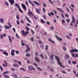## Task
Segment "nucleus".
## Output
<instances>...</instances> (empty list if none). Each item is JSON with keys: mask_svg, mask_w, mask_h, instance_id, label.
Wrapping results in <instances>:
<instances>
[{"mask_svg": "<svg viewBox=\"0 0 78 78\" xmlns=\"http://www.w3.org/2000/svg\"><path fill=\"white\" fill-rule=\"evenodd\" d=\"M27 20L28 22H29V23H31V21L30 20V19H29V18H28Z\"/></svg>", "mask_w": 78, "mask_h": 78, "instance_id": "44", "label": "nucleus"}, {"mask_svg": "<svg viewBox=\"0 0 78 78\" xmlns=\"http://www.w3.org/2000/svg\"><path fill=\"white\" fill-rule=\"evenodd\" d=\"M50 70V71H51V72H53V69H52V68H50L49 69Z\"/></svg>", "mask_w": 78, "mask_h": 78, "instance_id": "56", "label": "nucleus"}, {"mask_svg": "<svg viewBox=\"0 0 78 78\" xmlns=\"http://www.w3.org/2000/svg\"><path fill=\"white\" fill-rule=\"evenodd\" d=\"M13 66L15 67H19V65L16 63L14 64Z\"/></svg>", "mask_w": 78, "mask_h": 78, "instance_id": "17", "label": "nucleus"}, {"mask_svg": "<svg viewBox=\"0 0 78 78\" xmlns=\"http://www.w3.org/2000/svg\"><path fill=\"white\" fill-rule=\"evenodd\" d=\"M66 21L68 23H70V19H68V20H66Z\"/></svg>", "mask_w": 78, "mask_h": 78, "instance_id": "41", "label": "nucleus"}, {"mask_svg": "<svg viewBox=\"0 0 78 78\" xmlns=\"http://www.w3.org/2000/svg\"><path fill=\"white\" fill-rule=\"evenodd\" d=\"M37 69H38V70H40L41 71H42V69H41V68L37 66Z\"/></svg>", "mask_w": 78, "mask_h": 78, "instance_id": "29", "label": "nucleus"}, {"mask_svg": "<svg viewBox=\"0 0 78 78\" xmlns=\"http://www.w3.org/2000/svg\"><path fill=\"white\" fill-rule=\"evenodd\" d=\"M21 6L23 7L24 11H26V10H27V7H26V6H25V5L23 4H22L21 5Z\"/></svg>", "mask_w": 78, "mask_h": 78, "instance_id": "6", "label": "nucleus"}, {"mask_svg": "<svg viewBox=\"0 0 78 78\" xmlns=\"http://www.w3.org/2000/svg\"><path fill=\"white\" fill-rule=\"evenodd\" d=\"M51 15H52V16H54V13H53V12H51V13H48V15L49 16H51Z\"/></svg>", "mask_w": 78, "mask_h": 78, "instance_id": "14", "label": "nucleus"}, {"mask_svg": "<svg viewBox=\"0 0 78 78\" xmlns=\"http://www.w3.org/2000/svg\"><path fill=\"white\" fill-rule=\"evenodd\" d=\"M55 56L54 55L51 54V56L50 57V58L52 60H53V56Z\"/></svg>", "mask_w": 78, "mask_h": 78, "instance_id": "21", "label": "nucleus"}, {"mask_svg": "<svg viewBox=\"0 0 78 78\" xmlns=\"http://www.w3.org/2000/svg\"><path fill=\"white\" fill-rule=\"evenodd\" d=\"M13 62H14L17 63L18 62H19V61H18V60H13Z\"/></svg>", "mask_w": 78, "mask_h": 78, "instance_id": "33", "label": "nucleus"}, {"mask_svg": "<svg viewBox=\"0 0 78 78\" xmlns=\"http://www.w3.org/2000/svg\"><path fill=\"white\" fill-rule=\"evenodd\" d=\"M16 36H17V37H18V38H19V39H20V37H19V35H18V34H17V33L16 34Z\"/></svg>", "mask_w": 78, "mask_h": 78, "instance_id": "47", "label": "nucleus"}, {"mask_svg": "<svg viewBox=\"0 0 78 78\" xmlns=\"http://www.w3.org/2000/svg\"><path fill=\"white\" fill-rule=\"evenodd\" d=\"M34 3H35V4H36V5H37L38 6H39V5H40V4H39V3H38L36 1H34Z\"/></svg>", "mask_w": 78, "mask_h": 78, "instance_id": "16", "label": "nucleus"}, {"mask_svg": "<svg viewBox=\"0 0 78 78\" xmlns=\"http://www.w3.org/2000/svg\"><path fill=\"white\" fill-rule=\"evenodd\" d=\"M35 9L36 10V12H37L38 14H40V11H39V9H38L36 8Z\"/></svg>", "mask_w": 78, "mask_h": 78, "instance_id": "20", "label": "nucleus"}, {"mask_svg": "<svg viewBox=\"0 0 78 78\" xmlns=\"http://www.w3.org/2000/svg\"><path fill=\"white\" fill-rule=\"evenodd\" d=\"M9 73V71H5L2 74L3 75H5V74H6V73Z\"/></svg>", "mask_w": 78, "mask_h": 78, "instance_id": "27", "label": "nucleus"}, {"mask_svg": "<svg viewBox=\"0 0 78 78\" xmlns=\"http://www.w3.org/2000/svg\"><path fill=\"white\" fill-rule=\"evenodd\" d=\"M25 45L27 48V49H30V47H29V46H28V44H25Z\"/></svg>", "mask_w": 78, "mask_h": 78, "instance_id": "28", "label": "nucleus"}, {"mask_svg": "<svg viewBox=\"0 0 78 78\" xmlns=\"http://www.w3.org/2000/svg\"><path fill=\"white\" fill-rule=\"evenodd\" d=\"M3 54L5 55H6V56H8V54L5 51H4L3 52Z\"/></svg>", "mask_w": 78, "mask_h": 78, "instance_id": "15", "label": "nucleus"}, {"mask_svg": "<svg viewBox=\"0 0 78 78\" xmlns=\"http://www.w3.org/2000/svg\"><path fill=\"white\" fill-rule=\"evenodd\" d=\"M63 5H62V7H64L65 6H66V4L65 3H63Z\"/></svg>", "mask_w": 78, "mask_h": 78, "instance_id": "48", "label": "nucleus"}, {"mask_svg": "<svg viewBox=\"0 0 78 78\" xmlns=\"http://www.w3.org/2000/svg\"><path fill=\"white\" fill-rule=\"evenodd\" d=\"M26 56H27V57H30V54L28 53L26 54Z\"/></svg>", "mask_w": 78, "mask_h": 78, "instance_id": "31", "label": "nucleus"}, {"mask_svg": "<svg viewBox=\"0 0 78 78\" xmlns=\"http://www.w3.org/2000/svg\"><path fill=\"white\" fill-rule=\"evenodd\" d=\"M13 77L15 78H17V76L16 74H14L13 76Z\"/></svg>", "mask_w": 78, "mask_h": 78, "instance_id": "30", "label": "nucleus"}, {"mask_svg": "<svg viewBox=\"0 0 78 78\" xmlns=\"http://www.w3.org/2000/svg\"><path fill=\"white\" fill-rule=\"evenodd\" d=\"M8 24L9 26L6 25H5L4 26V27L5 29H7V30H9L10 28V22H8Z\"/></svg>", "mask_w": 78, "mask_h": 78, "instance_id": "4", "label": "nucleus"}, {"mask_svg": "<svg viewBox=\"0 0 78 78\" xmlns=\"http://www.w3.org/2000/svg\"><path fill=\"white\" fill-rule=\"evenodd\" d=\"M15 54L14 53V50H13L11 51V55L12 56H14Z\"/></svg>", "mask_w": 78, "mask_h": 78, "instance_id": "12", "label": "nucleus"}, {"mask_svg": "<svg viewBox=\"0 0 78 78\" xmlns=\"http://www.w3.org/2000/svg\"><path fill=\"white\" fill-rule=\"evenodd\" d=\"M19 11L20 12H21V13H23V11H22V9L20 8V7L18 8Z\"/></svg>", "mask_w": 78, "mask_h": 78, "instance_id": "24", "label": "nucleus"}, {"mask_svg": "<svg viewBox=\"0 0 78 78\" xmlns=\"http://www.w3.org/2000/svg\"><path fill=\"white\" fill-rule=\"evenodd\" d=\"M48 40L49 41V42H51L52 43H53V44H54L55 41H53L51 39V38H49Z\"/></svg>", "mask_w": 78, "mask_h": 78, "instance_id": "19", "label": "nucleus"}, {"mask_svg": "<svg viewBox=\"0 0 78 78\" xmlns=\"http://www.w3.org/2000/svg\"><path fill=\"white\" fill-rule=\"evenodd\" d=\"M43 17L45 20H46V16L44 15L43 16Z\"/></svg>", "mask_w": 78, "mask_h": 78, "instance_id": "51", "label": "nucleus"}, {"mask_svg": "<svg viewBox=\"0 0 78 78\" xmlns=\"http://www.w3.org/2000/svg\"><path fill=\"white\" fill-rule=\"evenodd\" d=\"M0 22L2 23H4V20H3V18H0Z\"/></svg>", "mask_w": 78, "mask_h": 78, "instance_id": "13", "label": "nucleus"}, {"mask_svg": "<svg viewBox=\"0 0 78 78\" xmlns=\"http://www.w3.org/2000/svg\"><path fill=\"white\" fill-rule=\"evenodd\" d=\"M25 4L26 5H27V6H28L29 4H28V2L26 1L25 2Z\"/></svg>", "mask_w": 78, "mask_h": 78, "instance_id": "34", "label": "nucleus"}, {"mask_svg": "<svg viewBox=\"0 0 78 78\" xmlns=\"http://www.w3.org/2000/svg\"><path fill=\"white\" fill-rule=\"evenodd\" d=\"M57 9L58 11H60V12H62V13H64V12L63 10H62L60 8H57Z\"/></svg>", "mask_w": 78, "mask_h": 78, "instance_id": "8", "label": "nucleus"}, {"mask_svg": "<svg viewBox=\"0 0 78 78\" xmlns=\"http://www.w3.org/2000/svg\"><path fill=\"white\" fill-rule=\"evenodd\" d=\"M28 69L30 70H36L35 68L31 65L28 66Z\"/></svg>", "mask_w": 78, "mask_h": 78, "instance_id": "3", "label": "nucleus"}, {"mask_svg": "<svg viewBox=\"0 0 78 78\" xmlns=\"http://www.w3.org/2000/svg\"><path fill=\"white\" fill-rule=\"evenodd\" d=\"M22 35L24 36H26L27 35V34H29V31H26V32H25V31L22 30Z\"/></svg>", "mask_w": 78, "mask_h": 78, "instance_id": "2", "label": "nucleus"}, {"mask_svg": "<svg viewBox=\"0 0 78 78\" xmlns=\"http://www.w3.org/2000/svg\"><path fill=\"white\" fill-rule=\"evenodd\" d=\"M31 41H32V42H33L34 41V39H33V37H32V38L31 39Z\"/></svg>", "mask_w": 78, "mask_h": 78, "instance_id": "49", "label": "nucleus"}, {"mask_svg": "<svg viewBox=\"0 0 78 78\" xmlns=\"http://www.w3.org/2000/svg\"><path fill=\"white\" fill-rule=\"evenodd\" d=\"M18 62L20 66L22 65V62Z\"/></svg>", "mask_w": 78, "mask_h": 78, "instance_id": "46", "label": "nucleus"}, {"mask_svg": "<svg viewBox=\"0 0 78 78\" xmlns=\"http://www.w3.org/2000/svg\"><path fill=\"white\" fill-rule=\"evenodd\" d=\"M71 55L73 57H74V58H75V54H74L72 53Z\"/></svg>", "mask_w": 78, "mask_h": 78, "instance_id": "35", "label": "nucleus"}, {"mask_svg": "<svg viewBox=\"0 0 78 78\" xmlns=\"http://www.w3.org/2000/svg\"><path fill=\"white\" fill-rule=\"evenodd\" d=\"M50 28L52 30H53L54 29V27H51Z\"/></svg>", "mask_w": 78, "mask_h": 78, "instance_id": "61", "label": "nucleus"}, {"mask_svg": "<svg viewBox=\"0 0 78 78\" xmlns=\"http://www.w3.org/2000/svg\"><path fill=\"white\" fill-rule=\"evenodd\" d=\"M20 70H23V71H26L25 69L23 68H20Z\"/></svg>", "mask_w": 78, "mask_h": 78, "instance_id": "40", "label": "nucleus"}, {"mask_svg": "<svg viewBox=\"0 0 78 78\" xmlns=\"http://www.w3.org/2000/svg\"><path fill=\"white\" fill-rule=\"evenodd\" d=\"M48 1H49V2H50V3H51V4H53V2L52 1H51V0H48Z\"/></svg>", "mask_w": 78, "mask_h": 78, "instance_id": "43", "label": "nucleus"}, {"mask_svg": "<svg viewBox=\"0 0 78 78\" xmlns=\"http://www.w3.org/2000/svg\"><path fill=\"white\" fill-rule=\"evenodd\" d=\"M31 32H32V34H34V31H33V30H32V29L31 30Z\"/></svg>", "mask_w": 78, "mask_h": 78, "instance_id": "50", "label": "nucleus"}, {"mask_svg": "<svg viewBox=\"0 0 78 78\" xmlns=\"http://www.w3.org/2000/svg\"><path fill=\"white\" fill-rule=\"evenodd\" d=\"M31 5L32 6H35V5H34V4H33V3H32V4H31Z\"/></svg>", "mask_w": 78, "mask_h": 78, "instance_id": "64", "label": "nucleus"}, {"mask_svg": "<svg viewBox=\"0 0 78 78\" xmlns=\"http://www.w3.org/2000/svg\"><path fill=\"white\" fill-rule=\"evenodd\" d=\"M15 5H16V6H17V7L18 9V8H20V6L19 5H18V4H17V3H16L15 4Z\"/></svg>", "mask_w": 78, "mask_h": 78, "instance_id": "22", "label": "nucleus"}, {"mask_svg": "<svg viewBox=\"0 0 78 78\" xmlns=\"http://www.w3.org/2000/svg\"><path fill=\"white\" fill-rule=\"evenodd\" d=\"M16 18L17 19H18V20H19V16H18V15H17Z\"/></svg>", "mask_w": 78, "mask_h": 78, "instance_id": "60", "label": "nucleus"}, {"mask_svg": "<svg viewBox=\"0 0 78 78\" xmlns=\"http://www.w3.org/2000/svg\"><path fill=\"white\" fill-rule=\"evenodd\" d=\"M72 63L73 64H76V61H73L72 62Z\"/></svg>", "mask_w": 78, "mask_h": 78, "instance_id": "32", "label": "nucleus"}, {"mask_svg": "<svg viewBox=\"0 0 78 78\" xmlns=\"http://www.w3.org/2000/svg\"><path fill=\"white\" fill-rule=\"evenodd\" d=\"M71 6H72V8H74V7H75V5H73V4H71Z\"/></svg>", "mask_w": 78, "mask_h": 78, "instance_id": "53", "label": "nucleus"}, {"mask_svg": "<svg viewBox=\"0 0 78 78\" xmlns=\"http://www.w3.org/2000/svg\"><path fill=\"white\" fill-rule=\"evenodd\" d=\"M55 58L56 59L58 64V65H60V66L62 67V68H65V67L62 66V63H61V62H60V59H59V58L58 56H55Z\"/></svg>", "mask_w": 78, "mask_h": 78, "instance_id": "1", "label": "nucleus"}, {"mask_svg": "<svg viewBox=\"0 0 78 78\" xmlns=\"http://www.w3.org/2000/svg\"><path fill=\"white\" fill-rule=\"evenodd\" d=\"M72 22H73V23H75V17H74V16L73 15H72Z\"/></svg>", "mask_w": 78, "mask_h": 78, "instance_id": "11", "label": "nucleus"}, {"mask_svg": "<svg viewBox=\"0 0 78 78\" xmlns=\"http://www.w3.org/2000/svg\"><path fill=\"white\" fill-rule=\"evenodd\" d=\"M43 10L44 12H45V8H43Z\"/></svg>", "mask_w": 78, "mask_h": 78, "instance_id": "59", "label": "nucleus"}, {"mask_svg": "<svg viewBox=\"0 0 78 78\" xmlns=\"http://www.w3.org/2000/svg\"><path fill=\"white\" fill-rule=\"evenodd\" d=\"M30 50V49H27L26 50V52H28Z\"/></svg>", "mask_w": 78, "mask_h": 78, "instance_id": "52", "label": "nucleus"}, {"mask_svg": "<svg viewBox=\"0 0 78 78\" xmlns=\"http://www.w3.org/2000/svg\"><path fill=\"white\" fill-rule=\"evenodd\" d=\"M62 24L65 23H66V22H65V20L63 19H62Z\"/></svg>", "mask_w": 78, "mask_h": 78, "instance_id": "25", "label": "nucleus"}, {"mask_svg": "<svg viewBox=\"0 0 78 78\" xmlns=\"http://www.w3.org/2000/svg\"><path fill=\"white\" fill-rule=\"evenodd\" d=\"M40 47H41V48H43L44 46V45H42L41 46H40Z\"/></svg>", "mask_w": 78, "mask_h": 78, "instance_id": "62", "label": "nucleus"}, {"mask_svg": "<svg viewBox=\"0 0 78 78\" xmlns=\"http://www.w3.org/2000/svg\"><path fill=\"white\" fill-rule=\"evenodd\" d=\"M68 64H71V62H70V61H69V60H68Z\"/></svg>", "mask_w": 78, "mask_h": 78, "instance_id": "55", "label": "nucleus"}, {"mask_svg": "<svg viewBox=\"0 0 78 78\" xmlns=\"http://www.w3.org/2000/svg\"><path fill=\"white\" fill-rule=\"evenodd\" d=\"M35 59L36 61H37V62H40V61H39V59L37 58V57H36L35 58Z\"/></svg>", "mask_w": 78, "mask_h": 78, "instance_id": "23", "label": "nucleus"}, {"mask_svg": "<svg viewBox=\"0 0 78 78\" xmlns=\"http://www.w3.org/2000/svg\"><path fill=\"white\" fill-rule=\"evenodd\" d=\"M40 56L41 58H42V59L44 58V55L42 54H41L40 55Z\"/></svg>", "mask_w": 78, "mask_h": 78, "instance_id": "26", "label": "nucleus"}, {"mask_svg": "<svg viewBox=\"0 0 78 78\" xmlns=\"http://www.w3.org/2000/svg\"><path fill=\"white\" fill-rule=\"evenodd\" d=\"M61 15H62V17L63 18V19H65V17H64V14L61 13Z\"/></svg>", "mask_w": 78, "mask_h": 78, "instance_id": "37", "label": "nucleus"}, {"mask_svg": "<svg viewBox=\"0 0 78 78\" xmlns=\"http://www.w3.org/2000/svg\"><path fill=\"white\" fill-rule=\"evenodd\" d=\"M28 14L29 16V17H31V16H33V12H31V11L30 10H28Z\"/></svg>", "mask_w": 78, "mask_h": 78, "instance_id": "5", "label": "nucleus"}, {"mask_svg": "<svg viewBox=\"0 0 78 78\" xmlns=\"http://www.w3.org/2000/svg\"><path fill=\"white\" fill-rule=\"evenodd\" d=\"M25 28H26V30H28V31H30V29H29V28H28V27H26Z\"/></svg>", "mask_w": 78, "mask_h": 78, "instance_id": "38", "label": "nucleus"}, {"mask_svg": "<svg viewBox=\"0 0 78 78\" xmlns=\"http://www.w3.org/2000/svg\"><path fill=\"white\" fill-rule=\"evenodd\" d=\"M45 49H48V46L47 45H46L45 46Z\"/></svg>", "mask_w": 78, "mask_h": 78, "instance_id": "54", "label": "nucleus"}, {"mask_svg": "<svg viewBox=\"0 0 78 78\" xmlns=\"http://www.w3.org/2000/svg\"><path fill=\"white\" fill-rule=\"evenodd\" d=\"M5 4L7 5V6H9V4L6 1H5Z\"/></svg>", "mask_w": 78, "mask_h": 78, "instance_id": "36", "label": "nucleus"}, {"mask_svg": "<svg viewBox=\"0 0 78 78\" xmlns=\"http://www.w3.org/2000/svg\"><path fill=\"white\" fill-rule=\"evenodd\" d=\"M47 24H48V25H50V22H49V21H47Z\"/></svg>", "mask_w": 78, "mask_h": 78, "instance_id": "63", "label": "nucleus"}, {"mask_svg": "<svg viewBox=\"0 0 78 78\" xmlns=\"http://www.w3.org/2000/svg\"><path fill=\"white\" fill-rule=\"evenodd\" d=\"M70 53H72V52H78V50L77 49H73L70 51Z\"/></svg>", "mask_w": 78, "mask_h": 78, "instance_id": "9", "label": "nucleus"}, {"mask_svg": "<svg viewBox=\"0 0 78 78\" xmlns=\"http://www.w3.org/2000/svg\"><path fill=\"white\" fill-rule=\"evenodd\" d=\"M16 54L17 55H19V51H16Z\"/></svg>", "mask_w": 78, "mask_h": 78, "instance_id": "57", "label": "nucleus"}, {"mask_svg": "<svg viewBox=\"0 0 78 78\" xmlns=\"http://www.w3.org/2000/svg\"><path fill=\"white\" fill-rule=\"evenodd\" d=\"M55 37L57 39V40L58 41H62V39L61 38L58 37V36L57 35H55Z\"/></svg>", "mask_w": 78, "mask_h": 78, "instance_id": "7", "label": "nucleus"}, {"mask_svg": "<svg viewBox=\"0 0 78 78\" xmlns=\"http://www.w3.org/2000/svg\"><path fill=\"white\" fill-rule=\"evenodd\" d=\"M14 3H15L14 0H10V3L12 5H13Z\"/></svg>", "mask_w": 78, "mask_h": 78, "instance_id": "10", "label": "nucleus"}, {"mask_svg": "<svg viewBox=\"0 0 78 78\" xmlns=\"http://www.w3.org/2000/svg\"><path fill=\"white\" fill-rule=\"evenodd\" d=\"M65 56L67 58H70V56H69V55L66 54L65 55Z\"/></svg>", "mask_w": 78, "mask_h": 78, "instance_id": "39", "label": "nucleus"}, {"mask_svg": "<svg viewBox=\"0 0 78 78\" xmlns=\"http://www.w3.org/2000/svg\"><path fill=\"white\" fill-rule=\"evenodd\" d=\"M0 68L1 71H3V68L2 67V66H0Z\"/></svg>", "mask_w": 78, "mask_h": 78, "instance_id": "42", "label": "nucleus"}, {"mask_svg": "<svg viewBox=\"0 0 78 78\" xmlns=\"http://www.w3.org/2000/svg\"><path fill=\"white\" fill-rule=\"evenodd\" d=\"M41 23H45V21H44V20H43L42 19H41Z\"/></svg>", "mask_w": 78, "mask_h": 78, "instance_id": "18", "label": "nucleus"}, {"mask_svg": "<svg viewBox=\"0 0 78 78\" xmlns=\"http://www.w3.org/2000/svg\"><path fill=\"white\" fill-rule=\"evenodd\" d=\"M16 23L18 25H20V22H19V20L17 21Z\"/></svg>", "mask_w": 78, "mask_h": 78, "instance_id": "45", "label": "nucleus"}, {"mask_svg": "<svg viewBox=\"0 0 78 78\" xmlns=\"http://www.w3.org/2000/svg\"><path fill=\"white\" fill-rule=\"evenodd\" d=\"M2 66L3 67H7V66H6V65H5V64H3Z\"/></svg>", "mask_w": 78, "mask_h": 78, "instance_id": "58", "label": "nucleus"}]
</instances>
